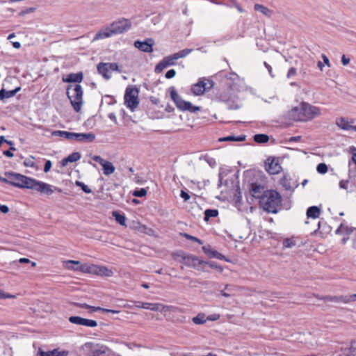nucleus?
Returning <instances> with one entry per match:
<instances>
[{
    "mask_svg": "<svg viewBox=\"0 0 356 356\" xmlns=\"http://www.w3.org/2000/svg\"><path fill=\"white\" fill-rule=\"evenodd\" d=\"M327 165L325 163H321L317 165L316 170L320 174H325L327 172Z\"/></svg>",
    "mask_w": 356,
    "mask_h": 356,
    "instance_id": "42",
    "label": "nucleus"
},
{
    "mask_svg": "<svg viewBox=\"0 0 356 356\" xmlns=\"http://www.w3.org/2000/svg\"><path fill=\"white\" fill-rule=\"evenodd\" d=\"M219 318H220V315L219 314H214L208 316L207 317V321H216Z\"/></svg>",
    "mask_w": 356,
    "mask_h": 356,
    "instance_id": "58",
    "label": "nucleus"
},
{
    "mask_svg": "<svg viewBox=\"0 0 356 356\" xmlns=\"http://www.w3.org/2000/svg\"><path fill=\"white\" fill-rule=\"evenodd\" d=\"M254 8L255 10L261 13L263 15L267 17H270L273 13V11L271 10L268 9L267 7L261 4L256 3L254 4Z\"/></svg>",
    "mask_w": 356,
    "mask_h": 356,
    "instance_id": "33",
    "label": "nucleus"
},
{
    "mask_svg": "<svg viewBox=\"0 0 356 356\" xmlns=\"http://www.w3.org/2000/svg\"><path fill=\"white\" fill-rule=\"evenodd\" d=\"M218 215L217 209H207L204 211V220L208 221L211 218L216 217Z\"/></svg>",
    "mask_w": 356,
    "mask_h": 356,
    "instance_id": "37",
    "label": "nucleus"
},
{
    "mask_svg": "<svg viewBox=\"0 0 356 356\" xmlns=\"http://www.w3.org/2000/svg\"><path fill=\"white\" fill-rule=\"evenodd\" d=\"M138 92L139 90H126L124 95V104L132 112L139 106Z\"/></svg>",
    "mask_w": 356,
    "mask_h": 356,
    "instance_id": "10",
    "label": "nucleus"
},
{
    "mask_svg": "<svg viewBox=\"0 0 356 356\" xmlns=\"http://www.w3.org/2000/svg\"><path fill=\"white\" fill-rule=\"evenodd\" d=\"M19 90H0V99L13 97Z\"/></svg>",
    "mask_w": 356,
    "mask_h": 356,
    "instance_id": "38",
    "label": "nucleus"
},
{
    "mask_svg": "<svg viewBox=\"0 0 356 356\" xmlns=\"http://www.w3.org/2000/svg\"><path fill=\"white\" fill-rule=\"evenodd\" d=\"M92 160L99 163L101 165L106 160L103 159L100 156L95 155L92 157Z\"/></svg>",
    "mask_w": 356,
    "mask_h": 356,
    "instance_id": "53",
    "label": "nucleus"
},
{
    "mask_svg": "<svg viewBox=\"0 0 356 356\" xmlns=\"http://www.w3.org/2000/svg\"><path fill=\"white\" fill-rule=\"evenodd\" d=\"M153 45L154 41L152 39H147L143 42L137 40L134 42L135 47L147 53H151L153 51Z\"/></svg>",
    "mask_w": 356,
    "mask_h": 356,
    "instance_id": "21",
    "label": "nucleus"
},
{
    "mask_svg": "<svg viewBox=\"0 0 356 356\" xmlns=\"http://www.w3.org/2000/svg\"><path fill=\"white\" fill-rule=\"evenodd\" d=\"M103 172L106 176H108L115 172V168L110 161H105L102 163Z\"/></svg>",
    "mask_w": 356,
    "mask_h": 356,
    "instance_id": "30",
    "label": "nucleus"
},
{
    "mask_svg": "<svg viewBox=\"0 0 356 356\" xmlns=\"http://www.w3.org/2000/svg\"><path fill=\"white\" fill-rule=\"evenodd\" d=\"M180 196L181 198L184 199V201H188L190 199V195H188V193L183 190L181 191Z\"/></svg>",
    "mask_w": 356,
    "mask_h": 356,
    "instance_id": "54",
    "label": "nucleus"
},
{
    "mask_svg": "<svg viewBox=\"0 0 356 356\" xmlns=\"http://www.w3.org/2000/svg\"><path fill=\"white\" fill-rule=\"evenodd\" d=\"M81 154L79 152H73L67 157L62 159L60 164L62 166H65L68 163H73L79 161L81 159Z\"/></svg>",
    "mask_w": 356,
    "mask_h": 356,
    "instance_id": "29",
    "label": "nucleus"
},
{
    "mask_svg": "<svg viewBox=\"0 0 356 356\" xmlns=\"http://www.w3.org/2000/svg\"><path fill=\"white\" fill-rule=\"evenodd\" d=\"M193 95L202 96L206 92H212L213 94H209L216 101L228 102L230 99L231 95L229 90H191Z\"/></svg>",
    "mask_w": 356,
    "mask_h": 356,
    "instance_id": "8",
    "label": "nucleus"
},
{
    "mask_svg": "<svg viewBox=\"0 0 356 356\" xmlns=\"http://www.w3.org/2000/svg\"><path fill=\"white\" fill-rule=\"evenodd\" d=\"M24 188L35 191L47 195H51L55 191H60L57 187L24 175Z\"/></svg>",
    "mask_w": 356,
    "mask_h": 356,
    "instance_id": "3",
    "label": "nucleus"
},
{
    "mask_svg": "<svg viewBox=\"0 0 356 356\" xmlns=\"http://www.w3.org/2000/svg\"><path fill=\"white\" fill-rule=\"evenodd\" d=\"M68 264H75L78 266L75 269L80 270V272L94 274L99 276L111 277L113 275V272L111 269L103 266L95 264L88 265L86 264H81L80 261H68Z\"/></svg>",
    "mask_w": 356,
    "mask_h": 356,
    "instance_id": "4",
    "label": "nucleus"
},
{
    "mask_svg": "<svg viewBox=\"0 0 356 356\" xmlns=\"http://www.w3.org/2000/svg\"><path fill=\"white\" fill-rule=\"evenodd\" d=\"M33 157L27 158L24 161V165L27 167H35V163L33 161Z\"/></svg>",
    "mask_w": 356,
    "mask_h": 356,
    "instance_id": "49",
    "label": "nucleus"
},
{
    "mask_svg": "<svg viewBox=\"0 0 356 356\" xmlns=\"http://www.w3.org/2000/svg\"><path fill=\"white\" fill-rule=\"evenodd\" d=\"M71 323L83 325L89 327H95L97 326V322L95 320L84 318L80 316H72L69 318Z\"/></svg>",
    "mask_w": 356,
    "mask_h": 356,
    "instance_id": "18",
    "label": "nucleus"
},
{
    "mask_svg": "<svg viewBox=\"0 0 356 356\" xmlns=\"http://www.w3.org/2000/svg\"><path fill=\"white\" fill-rule=\"evenodd\" d=\"M146 194H147V191L145 188H140V189L136 190L133 193V195L134 196L139 197H142L143 196H145Z\"/></svg>",
    "mask_w": 356,
    "mask_h": 356,
    "instance_id": "45",
    "label": "nucleus"
},
{
    "mask_svg": "<svg viewBox=\"0 0 356 356\" xmlns=\"http://www.w3.org/2000/svg\"><path fill=\"white\" fill-rule=\"evenodd\" d=\"M282 196L275 190H266L261 200L260 206L268 213H276L282 209Z\"/></svg>",
    "mask_w": 356,
    "mask_h": 356,
    "instance_id": "2",
    "label": "nucleus"
},
{
    "mask_svg": "<svg viewBox=\"0 0 356 356\" xmlns=\"http://www.w3.org/2000/svg\"><path fill=\"white\" fill-rule=\"evenodd\" d=\"M351 149L353 150V155H352L351 161H350L348 163L349 167L351 165V162L355 163V165H356V148L352 147Z\"/></svg>",
    "mask_w": 356,
    "mask_h": 356,
    "instance_id": "50",
    "label": "nucleus"
},
{
    "mask_svg": "<svg viewBox=\"0 0 356 356\" xmlns=\"http://www.w3.org/2000/svg\"><path fill=\"white\" fill-rule=\"evenodd\" d=\"M284 248H291L296 245V241L293 238H286L282 242Z\"/></svg>",
    "mask_w": 356,
    "mask_h": 356,
    "instance_id": "40",
    "label": "nucleus"
},
{
    "mask_svg": "<svg viewBox=\"0 0 356 356\" xmlns=\"http://www.w3.org/2000/svg\"><path fill=\"white\" fill-rule=\"evenodd\" d=\"M53 136H60L68 140H74L79 142H92L95 139V135L92 133H73L66 131H54Z\"/></svg>",
    "mask_w": 356,
    "mask_h": 356,
    "instance_id": "6",
    "label": "nucleus"
},
{
    "mask_svg": "<svg viewBox=\"0 0 356 356\" xmlns=\"http://www.w3.org/2000/svg\"><path fill=\"white\" fill-rule=\"evenodd\" d=\"M227 84L230 89H238L243 86L244 81L236 74L231 73L226 78Z\"/></svg>",
    "mask_w": 356,
    "mask_h": 356,
    "instance_id": "20",
    "label": "nucleus"
},
{
    "mask_svg": "<svg viewBox=\"0 0 356 356\" xmlns=\"http://www.w3.org/2000/svg\"><path fill=\"white\" fill-rule=\"evenodd\" d=\"M204 264L208 265L211 268L216 269L220 272H222L223 270L222 267L215 261H204Z\"/></svg>",
    "mask_w": 356,
    "mask_h": 356,
    "instance_id": "41",
    "label": "nucleus"
},
{
    "mask_svg": "<svg viewBox=\"0 0 356 356\" xmlns=\"http://www.w3.org/2000/svg\"><path fill=\"white\" fill-rule=\"evenodd\" d=\"M51 165H52V164H51V161H49V160L47 161L44 164V172H49L51 168Z\"/></svg>",
    "mask_w": 356,
    "mask_h": 356,
    "instance_id": "55",
    "label": "nucleus"
},
{
    "mask_svg": "<svg viewBox=\"0 0 356 356\" xmlns=\"http://www.w3.org/2000/svg\"><path fill=\"white\" fill-rule=\"evenodd\" d=\"M355 122L353 118L348 119L344 117H340L336 119L335 124L341 129L345 131L353 130L356 131V125H353Z\"/></svg>",
    "mask_w": 356,
    "mask_h": 356,
    "instance_id": "16",
    "label": "nucleus"
},
{
    "mask_svg": "<svg viewBox=\"0 0 356 356\" xmlns=\"http://www.w3.org/2000/svg\"><path fill=\"white\" fill-rule=\"evenodd\" d=\"M296 74V69L295 67H291L287 73V77H291Z\"/></svg>",
    "mask_w": 356,
    "mask_h": 356,
    "instance_id": "57",
    "label": "nucleus"
},
{
    "mask_svg": "<svg viewBox=\"0 0 356 356\" xmlns=\"http://www.w3.org/2000/svg\"><path fill=\"white\" fill-rule=\"evenodd\" d=\"M265 170L270 175H277L282 171V166L277 159L269 157L265 161Z\"/></svg>",
    "mask_w": 356,
    "mask_h": 356,
    "instance_id": "14",
    "label": "nucleus"
},
{
    "mask_svg": "<svg viewBox=\"0 0 356 356\" xmlns=\"http://www.w3.org/2000/svg\"><path fill=\"white\" fill-rule=\"evenodd\" d=\"M143 309L154 312H181L182 309L172 305H164L161 303L145 302Z\"/></svg>",
    "mask_w": 356,
    "mask_h": 356,
    "instance_id": "12",
    "label": "nucleus"
},
{
    "mask_svg": "<svg viewBox=\"0 0 356 356\" xmlns=\"http://www.w3.org/2000/svg\"><path fill=\"white\" fill-rule=\"evenodd\" d=\"M0 211L3 213H7L9 211V208L6 205H1L0 204Z\"/></svg>",
    "mask_w": 356,
    "mask_h": 356,
    "instance_id": "63",
    "label": "nucleus"
},
{
    "mask_svg": "<svg viewBox=\"0 0 356 356\" xmlns=\"http://www.w3.org/2000/svg\"><path fill=\"white\" fill-rule=\"evenodd\" d=\"M254 140L257 143H266L269 140V136L264 134H258L254 136Z\"/></svg>",
    "mask_w": 356,
    "mask_h": 356,
    "instance_id": "35",
    "label": "nucleus"
},
{
    "mask_svg": "<svg viewBox=\"0 0 356 356\" xmlns=\"http://www.w3.org/2000/svg\"><path fill=\"white\" fill-rule=\"evenodd\" d=\"M85 346L88 347L90 349L88 353V356H102L106 354V353L109 350V348L104 345L86 343Z\"/></svg>",
    "mask_w": 356,
    "mask_h": 356,
    "instance_id": "15",
    "label": "nucleus"
},
{
    "mask_svg": "<svg viewBox=\"0 0 356 356\" xmlns=\"http://www.w3.org/2000/svg\"><path fill=\"white\" fill-rule=\"evenodd\" d=\"M214 83L210 78L202 77L200 78L198 81L194 84V87L197 89H211L213 87Z\"/></svg>",
    "mask_w": 356,
    "mask_h": 356,
    "instance_id": "24",
    "label": "nucleus"
},
{
    "mask_svg": "<svg viewBox=\"0 0 356 356\" xmlns=\"http://www.w3.org/2000/svg\"><path fill=\"white\" fill-rule=\"evenodd\" d=\"M192 51V49H184L175 54L170 55L163 58L155 67V72L161 73L165 68L170 65H174L176 61L181 58L186 57Z\"/></svg>",
    "mask_w": 356,
    "mask_h": 356,
    "instance_id": "5",
    "label": "nucleus"
},
{
    "mask_svg": "<svg viewBox=\"0 0 356 356\" xmlns=\"http://www.w3.org/2000/svg\"><path fill=\"white\" fill-rule=\"evenodd\" d=\"M204 159L211 167H214L216 165V160L207 154L204 156Z\"/></svg>",
    "mask_w": 356,
    "mask_h": 356,
    "instance_id": "47",
    "label": "nucleus"
},
{
    "mask_svg": "<svg viewBox=\"0 0 356 356\" xmlns=\"http://www.w3.org/2000/svg\"><path fill=\"white\" fill-rule=\"evenodd\" d=\"M344 302V303L349 302L348 296H338V302Z\"/></svg>",
    "mask_w": 356,
    "mask_h": 356,
    "instance_id": "56",
    "label": "nucleus"
},
{
    "mask_svg": "<svg viewBox=\"0 0 356 356\" xmlns=\"http://www.w3.org/2000/svg\"><path fill=\"white\" fill-rule=\"evenodd\" d=\"M250 192L254 197L258 198L261 200V198L264 193H265L266 191L264 186L257 183H252L250 187Z\"/></svg>",
    "mask_w": 356,
    "mask_h": 356,
    "instance_id": "22",
    "label": "nucleus"
},
{
    "mask_svg": "<svg viewBox=\"0 0 356 356\" xmlns=\"http://www.w3.org/2000/svg\"><path fill=\"white\" fill-rule=\"evenodd\" d=\"M280 184L284 188L286 191H291L293 189V187L291 184V181L286 177H284L280 179Z\"/></svg>",
    "mask_w": 356,
    "mask_h": 356,
    "instance_id": "39",
    "label": "nucleus"
},
{
    "mask_svg": "<svg viewBox=\"0 0 356 356\" xmlns=\"http://www.w3.org/2000/svg\"><path fill=\"white\" fill-rule=\"evenodd\" d=\"M356 228L353 227H349L348 225H345L341 223L339 227L336 229V234H350L352 233H355Z\"/></svg>",
    "mask_w": 356,
    "mask_h": 356,
    "instance_id": "28",
    "label": "nucleus"
},
{
    "mask_svg": "<svg viewBox=\"0 0 356 356\" xmlns=\"http://www.w3.org/2000/svg\"><path fill=\"white\" fill-rule=\"evenodd\" d=\"M341 63L343 65H347L350 63V58H348L345 55H343L341 57Z\"/></svg>",
    "mask_w": 356,
    "mask_h": 356,
    "instance_id": "64",
    "label": "nucleus"
},
{
    "mask_svg": "<svg viewBox=\"0 0 356 356\" xmlns=\"http://www.w3.org/2000/svg\"><path fill=\"white\" fill-rule=\"evenodd\" d=\"M245 135H240L238 136H229L227 137L220 138L218 139V141L220 142H224V141H237V142H241L244 141L245 140Z\"/></svg>",
    "mask_w": 356,
    "mask_h": 356,
    "instance_id": "32",
    "label": "nucleus"
},
{
    "mask_svg": "<svg viewBox=\"0 0 356 356\" xmlns=\"http://www.w3.org/2000/svg\"><path fill=\"white\" fill-rule=\"evenodd\" d=\"M203 252L210 258H216L220 260H226L225 257L218 251L213 250L210 245L203 246Z\"/></svg>",
    "mask_w": 356,
    "mask_h": 356,
    "instance_id": "26",
    "label": "nucleus"
},
{
    "mask_svg": "<svg viewBox=\"0 0 356 356\" xmlns=\"http://www.w3.org/2000/svg\"><path fill=\"white\" fill-rule=\"evenodd\" d=\"M178 256L181 258L180 262L184 264L188 267L197 268V265L204 264V261L191 254H180Z\"/></svg>",
    "mask_w": 356,
    "mask_h": 356,
    "instance_id": "17",
    "label": "nucleus"
},
{
    "mask_svg": "<svg viewBox=\"0 0 356 356\" xmlns=\"http://www.w3.org/2000/svg\"><path fill=\"white\" fill-rule=\"evenodd\" d=\"M102 312L103 313L118 314L120 312V311L115 310V309H110L103 308Z\"/></svg>",
    "mask_w": 356,
    "mask_h": 356,
    "instance_id": "62",
    "label": "nucleus"
},
{
    "mask_svg": "<svg viewBox=\"0 0 356 356\" xmlns=\"http://www.w3.org/2000/svg\"><path fill=\"white\" fill-rule=\"evenodd\" d=\"M323 300L331 301V302H338V296H325L323 298Z\"/></svg>",
    "mask_w": 356,
    "mask_h": 356,
    "instance_id": "59",
    "label": "nucleus"
},
{
    "mask_svg": "<svg viewBox=\"0 0 356 356\" xmlns=\"http://www.w3.org/2000/svg\"><path fill=\"white\" fill-rule=\"evenodd\" d=\"M108 118L112 120L115 124L118 123L116 115L114 113H110L108 114Z\"/></svg>",
    "mask_w": 356,
    "mask_h": 356,
    "instance_id": "61",
    "label": "nucleus"
},
{
    "mask_svg": "<svg viewBox=\"0 0 356 356\" xmlns=\"http://www.w3.org/2000/svg\"><path fill=\"white\" fill-rule=\"evenodd\" d=\"M348 183H349L348 180H341L339 181V187L341 188L347 190L348 187Z\"/></svg>",
    "mask_w": 356,
    "mask_h": 356,
    "instance_id": "51",
    "label": "nucleus"
},
{
    "mask_svg": "<svg viewBox=\"0 0 356 356\" xmlns=\"http://www.w3.org/2000/svg\"><path fill=\"white\" fill-rule=\"evenodd\" d=\"M113 29V33L115 35L121 34L127 31L131 27V22L129 19L126 18H121L111 24Z\"/></svg>",
    "mask_w": 356,
    "mask_h": 356,
    "instance_id": "11",
    "label": "nucleus"
},
{
    "mask_svg": "<svg viewBox=\"0 0 356 356\" xmlns=\"http://www.w3.org/2000/svg\"><path fill=\"white\" fill-rule=\"evenodd\" d=\"M113 216L120 225L124 226L126 225V217L124 215L120 214L118 211H113Z\"/></svg>",
    "mask_w": 356,
    "mask_h": 356,
    "instance_id": "36",
    "label": "nucleus"
},
{
    "mask_svg": "<svg viewBox=\"0 0 356 356\" xmlns=\"http://www.w3.org/2000/svg\"><path fill=\"white\" fill-rule=\"evenodd\" d=\"M83 74L81 72L77 73H71L66 75H63L62 79L66 83H79L82 81Z\"/></svg>",
    "mask_w": 356,
    "mask_h": 356,
    "instance_id": "23",
    "label": "nucleus"
},
{
    "mask_svg": "<svg viewBox=\"0 0 356 356\" xmlns=\"http://www.w3.org/2000/svg\"><path fill=\"white\" fill-rule=\"evenodd\" d=\"M102 102H105L107 104H112L115 102V99L113 96L104 95L102 98Z\"/></svg>",
    "mask_w": 356,
    "mask_h": 356,
    "instance_id": "48",
    "label": "nucleus"
},
{
    "mask_svg": "<svg viewBox=\"0 0 356 356\" xmlns=\"http://www.w3.org/2000/svg\"><path fill=\"white\" fill-rule=\"evenodd\" d=\"M76 186L81 188V189L86 193H90L92 192V190L85 184L83 182L77 181L76 182Z\"/></svg>",
    "mask_w": 356,
    "mask_h": 356,
    "instance_id": "46",
    "label": "nucleus"
},
{
    "mask_svg": "<svg viewBox=\"0 0 356 356\" xmlns=\"http://www.w3.org/2000/svg\"><path fill=\"white\" fill-rule=\"evenodd\" d=\"M5 176L7 177V183L14 186L22 188V175L19 173H15L13 172H5Z\"/></svg>",
    "mask_w": 356,
    "mask_h": 356,
    "instance_id": "19",
    "label": "nucleus"
},
{
    "mask_svg": "<svg viewBox=\"0 0 356 356\" xmlns=\"http://www.w3.org/2000/svg\"><path fill=\"white\" fill-rule=\"evenodd\" d=\"M97 70L104 77L109 79L113 71H119L118 65L115 63H100L97 65Z\"/></svg>",
    "mask_w": 356,
    "mask_h": 356,
    "instance_id": "13",
    "label": "nucleus"
},
{
    "mask_svg": "<svg viewBox=\"0 0 356 356\" xmlns=\"http://www.w3.org/2000/svg\"><path fill=\"white\" fill-rule=\"evenodd\" d=\"M175 74H176L175 70L172 69V70H168L165 73V77L167 79H171V78L174 77L175 76Z\"/></svg>",
    "mask_w": 356,
    "mask_h": 356,
    "instance_id": "52",
    "label": "nucleus"
},
{
    "mask_svg": "<svg viewBox=\"0 0 356 356\" xmlns=\"http://www.w3.org/2000/svg\"><path fill=\"white\" fill-rule=\"evenodd\" d=\"M66 94L70 101L73 109L79 112L83 103V90H66Z\"/></svg>",
    "mask_w": 356,
    "mask_h": 356,
    "instance_id": "9",
    "label": "nucleus"
},
{
    "mask_svg": "<svg viewBox=\"0 0 356 356\" xmlns=\"http://www.w3.org/2000/svg\"><path fill=\"white\" fill-rule=\"evenodd\" d=\"M68 261H74V262H76V261H74V260H67L66 261H65V267L69 270H75V271H80V270L79 269H74L76 268V267H78V266L75 264H68Z\"/></svg>",
    "mask_w": 356,
    "mask_h": 356,
    "instance_id": "44",
    "label": "nucleus"
},
{
    "mask_svg": "<svg viewBox=\"0 0 356 356\" xmlns=\"http://www.w3.org/2000/svg\"><path fill=\"white\" fill-rule=\"evenodd\" d=\"M11 150H15V148L13 147H10V150H6L3 152V154L8 157H13V154L12 153Z\"/></svg>",
    "mask_w": 356,
    "mask_h": 356,
    "instance_id": "60",
    "label": "nucleus"
},
{
    "mask_svg": "<svg viewBox=\"0 0 356 356\" xmlns=\"http://www.w3.org/2000/svg\"><path fill=\"white\" fill-rule=\"evenodd\" d=\"M321 109L308 103L302 102L298 106L292 108L288 111V119L295 122H308L320 116Z\"/></svg>",
    "mask_w": 356,
    "mask_h": 356,
    "instance_id": "1",
    "label": "nucleus"
},
{
    "mask_svg": "<svg viewBox=\"0 0 356 356\" xmlns=\"http://www.w3.org/2000/svg\"><path fill=\"white\" fill-rule=\"evenodd\" d=\"M170 97L177 108L181 111H188L191 113H195L201 110L197 106L193 105L190 102L184 100L176 90H170Z\"/></svg>",
    "mask_w": 356,
    "mask_h": 356,
    "instance_id": "7",
    "label": "nucleus"
},
{
    "mask_svg": "<svg viewBox=\"0 0 356 356\" xmlns=\"http://www.w3.org/2000/svg\"><path fill=\"white\" fill-rule=\"evenodd\" d=\"M39 356H67L68 351L67 350H59L58 349H54L50 351H44L41 348L38 350V353Z\"/></svg>",
    "mask_w": 356,
    "mask_h": 356,
    "instance_id": "27",
    "label": "nucleus"
},
{
    "mask_svg": "<svg viewBox=\"0 0 356 356\" xmlns=\"http://www.w3.org/2000/svg\"><path fill=\"white\" fill-rule=\"evenodd\" d=\"M321 214V209L316 206H312L307 209V216L311 218H318Z\"/></svg>",
    "mask_w": 356,
    "mask_h": 356,
    "instance_id": "31",
    "label": "nucleus"
},
{
    "mask_svg": "<svg viewBox=\"0 0 356 356\" xmlns=\"http://www.w3.org/2000/svg\"><path fill=\"white\" fill-rule=\"evenodd\" d=\"M192 321L195 325H202L207 322V316L204 313H199L193 318Z\"/></svg>",
    "mask_w": 356,
    "mask_h": 356,
    "instance_id": "34",
    "label": "nucleus"
},
{
    "mask_svg": "<svg viewBox=\"0 0 356 356\" xmlns=\"http://www.w3.org/2000/svg\"><path fill=\"white\" fill-rule=\"evenodd\" d=\"M115 35L114 33H113V29L111 26H106L104 29H102L99 30L95 35L93 40H103L109 37H111L112 35Z\"/></svg>",
    "mask_w": 356,
    "mask_h": 356,
    "instance_id": "25",
    "label": "nucleus"
},
{
    "mask_svg": "<svg viewBox=\"0 0 356 356\" xmlns=\"http://www.w3.org/2000/svg\"><path fill=\"white\" fill-rule=\"evenodd\" d=\"M181 235L183 236L184 238H186L188 240H191L194 242H197L199 244H202V241L195 236H191L187 233H182V234H181Z\"/></svg>",
    "mask_w": 356,
    "mask_h": 356,
    "instance_id": "43",
    "label": "nucleus"
}]
</instances>
